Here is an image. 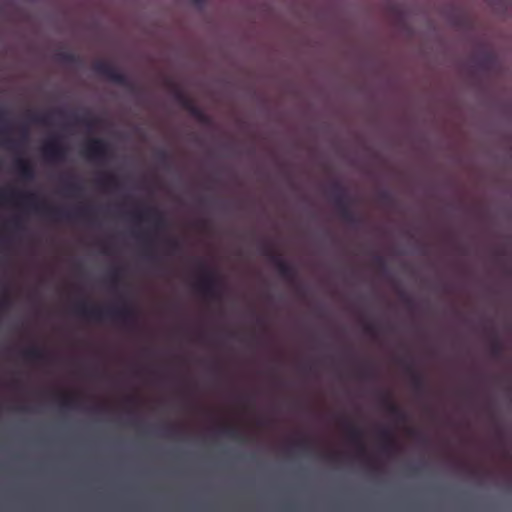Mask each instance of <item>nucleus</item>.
I'll return each instance as SVG.
<instances>
[{"label": "nucleus", "mask_w": 512, "mask_h": 512, "mask_svg": "<svg viewBox=\"0 0 512 512\" xmlns=\"http://www.w3.org/2000/svg\"><path fill=\"white\" fill-rule=\"evenodd\" d=\"M189 112V114L197 120L200 124H202L205 127H213L214 123L210 116H208L203 109H201L199 106L195 105L194 102L191 100L188 105L184 108Z\"/></svg>", "instance_id": "a211bd4d"}, {"label": "nucleus", "mask_w": 512, "mask_h": 512, "mask_svg": "<svg viewBox=\"0 0 512 512\" xmlns=\"http://www.w3.org/2000/svg\"><path fill=\"white\" fill-rule=\"evenodd\" d=\"M476 66L482 71H492L497 67L496 56L489 51L481 53L475 60Z\"/></svg>", "instance_id": "aec40b11"}, {"label": "nucleus", "mask_w": 512, "mask_h": 512, "mask_svg": "<svg viewBox=\"0 0 512 512\" xmlns=\"http://www.w3.org/2000/svg\"><path fill=\"white\" fill-rule=\"evenodd\" d=\"M405 370L410 376V383L413 391L417 395L424 394L427 388V383L424 375L416 371L412 363L405 364Z\"/></svg>", "instance_id": "dca6fc26"}, {"label": "nucleus", "mask_w": 512, "mask_h": 512, "mask_svg": "<svg viewBox=\"0 0 512 512\" xmlns=\"http://www.w3.org/2000/svg\"><path fill=\"white\" fill-rule=\"evenodd\" d=\"M107 288H113V289H116V288H122L121 286L117 285V284H113V285H110L108 286Z\"/></svg>", "instance_id": "49530a36"}, {"label": "nucleus", "mask_w": 512, "mask_h": 512, "mask_svg": "<svg viewBox=\"0 0 512 512\" xmlns=\"http://www.w3.org/2000/svg\"><path fill=\"white\" fill-rule=\"evenodd\" d=\"M156 161L160 167L168 168L170 166L171 157L165 149L156 152Z\"/></svg>", "instance_id": "c756f323"}, {"label": "nucleus", "mask_w": 512, "mask_h": 512, "mask_svg": "<svg viewBox=\"0 0 512 512\" xmlns=\"http://www.w3.org/2000/svg\"><path fill=\"white\" fill-rule=\"evenodd\" d=\"M8 116L7 109H0V144L16 153H22L28 143L30 125H51L55 117H59L65 118L69 125L83 126L92 131L100 123V119L88 109L82 110L81 113L61 107L47 111H28L24 120L17 125V136L11 137L12 128L6 122Z\"/></svg>", "instance_id": "f257e3e1"}, {"label": "nucleus", "mask_w": 512, "mask_h": 512, "mask_svg": "<svg viewBox=\"0 0 512 512\" xmlns=\"http://www.w3.org/2000/svg\"><path fill=\"white\" fill-rule=\"evenodd\" d=\"M75 312L83 319L102 322L106 319L113 320L125 327H134L139 318V313L133 306L123 303L110 307H102L95 304L81 302L76 305Z\"/></svg>", "instance_id": "20e7f679"}, {"label": "nucleus", "mask_w": 512, "mask_h": 512, "mask_svg": "<svg viewBox=\"0 0 512 512\" xmlns=\"http://www.w3.org/2000/svg\"><path fill=\"white\" fill-rule=\"evenodd\" d=\"M56 288H57V289H60V288H63V287H62V286H57Z\"/></svg>", "instance_id": "864d4df0"}, {"label": "nucleus", "mask_w": 512, "mask_h": 512, "mask_svg": "<svg viewBox=\"0 0 512 512\" xmlns=\"http://www.w3.org/2000/svg\"><path fill=\"white\" fill-rule=\"evenodd\" d=\"M8 226L16 233H23L26 230L25 219L21 213H17L7 220Z\"/></svg>", "instance_id": "a878e982"}, {"label": "nucleus", "mask_w": 512, "mask_h": 512, "mask_svg": "<svg viewBox=\"0 0 512 512\" xmlns=\"http://www.w3.org/2000/svg\"><path fill=\"white\" fill-rule=\"evenodd\" d=\"M381 405L385 410L399 422H406V413L392 401L391 396L388 393L381 395Z\"/></svg>", "instance_id": "f3484780"}, {"label": "nucleus", "mask_w": 512, "mask_h": 512, "mask_svg": "<svg viewBox=\"0 0 512 512\" xmlns=\"http://www.w3.org/2000/svg\"><path fill=\"white\" fill-rule=\"evenodd\" d=\"M378 198L387 207H390L394 204L393 193L387 188L379 190Z\"/></svg>", "instance_id": "7c9ffc66"}, {"label": "nucleus", "mask_w": 512, "mask_h": 512, "mask_svg": "<svg viewBox=\"0 0 512 512\" xmlns=\"http://www.w3.org/2000/svg\"><path fill=\"white\" fill-rule=\"evenodd\" d=\"M364 330L367 334L375 335L377 329L373 323H366L364 325Z\"/></svg>", "instance_id": "e433bc0d"}, {"label": "nucleus", "mask_w": 512, "mask_h": 512, "mask_svg": "<svg viewBox=\"0 0 512 512\" xmlns=\"http://www.w3.org/2000/svg\"><path fill=\"white\" fill-rule=\"evenodd\" d=\"M9 203L36 213L50 221L85 222L93 226V218L99 212V207L77 203L72 205L49 206L43 201L41 194L36 190L2 188L0 189V204Z\"/></svg>", "instance_id": "f03ea898"}, {"label": "nucleus", "mask_w": 512, "mask_h": 512, "mask_svg": "<svg viewBox=\"0 0 512 512\" xmlns=\"http://www.w3.org/2000/svg\"><path fill=\"white\" fill-rule=\"evenodd\" d=\"M97 187L103 190L121 191L123 190L122 182L117 174L111 171H104L95 178Z\"/></svg>", "instance_id": "4468645a"}, {"label": "nucleus", "mask_w": 512, "mask_h": 512, "mask_svg": "<svg viewBox=\"0 0 512 512\" xmlns=\"http://www.w3.org/2000/svg\"><path fill=\"white\" fill-rule=\"evenodd\" d=\"M101 252L103 254H109L110 253V251L108 249V246L106 244H101Z\"/></svg>", "instance_id": "a18cd8bd"}, {"label": "nucleus", "mask_w": 512, "mask_h": 512, "mask_svg": "<svg viewBox=\"0 0 512 512\" xmlns=\"http://www.w3.org/2000/svg\"><path fill=\"white\" fill-rule=\"evenodd\" d=\"M345 428L347 430L349 441L353 444L358 445L359 451L363 453L365 451V446L362 443L363 432L360 428L345 421Z\"/></svg>", "instance_id": "4be33fe9"}, {"label": "nucleus", "mask_w": 512, "mask_h": 512, "mask_svg": "<svg viewBox=\"0 0 512 512\" xmlns=\"http://www.w3.org/2000/svg\"><path fill=\"white\" fill-rule=\"evenodd\" d=\"M109 143L101 138L88 140L83 147V155L90 161L106 163L111 158Z\"/></svg>", "instance_id": "f8f14e48"}, {"label": "nucleus", "mask_w": 512, "mask_h": 512, "mask_svg": "<svg viewBox=\"0 0 512 512\" xmlns=\"http://www.w3.org/2000/svg\"><path fill=\"white\" fill-rule=\"evenodd\" d=\"M40 152L46 162L62 163L67 158L69 147L65 144L63 136L55 133L43 142Z\"/></svg>", "instance_id": "6e6552de"}, {"label": "nucleus", "mask_w": 512, "mask_h": 512, "mask_svg": "<svg viewBox=\"0 0 512 512\" xmlns=\"http://www.w3.org/2000/svg\"><path fill=\"white\" fill-rule=\"evenodd\" d=\"M327 194L341 219L350 216L352 198L348 189L339 181H332L329 184Z\"/></svg>", "instance_id": "9d476101"}, {"label": "nucleus", "mask_w": 512, "mask_h": 512, "mask_svg": "<svg viewBox=\"0 0 512 512\" xmlns=\"http://www.w3.org/2000/svg\"><path fill=\"white\" fill-rule=\"evenodd\" d=\"M59 184L61 190L70 196H80L85 190L82 178L72 172L62 173L59 178Z\"/></svg>", "instance_id": "ddd939ff"}, {"label": "nucleus", "mask_w": 512, "mask_h": 512, "mask_svg": "<svg viewBox=\"0 0 512 512\" xmlns=\"http://www.w3.org/2000/svg\"><path fill=\"white\" fill-rule=\"evenodd\" d=\"M342 220L355 230H359L364 226V220L354 211L350 212V216H345Z\"/></svg>", "instance_id": "cd10ccee"}, {"label": "nucleus", "mask_w": 512, "mask_h": 512, "mask_svg": "<svg viewBox=\"0 0 512 512\" xmlns=\"http://www.w3.org/2000/svg\"><path fill=\"white\" fill-rule=\"evenodd\" d=\"M492 260L498 266H504L507 260H511L510 251L506 247L496 248L492 252Z\"/></svg>", "instance_id": "393cba45"}, {"label": "nucleus", "mask_w": 512, "mask_h": 512, "mask_svg": "<svg viewBox=\"0 0 512 512\" xmlns=\"http://www.w3.org/2000/svg\"><path fill=\"white\" fill-rule=\"evenodd\" d=\"M22 356L31 362L45 363L50 360V355L46 350L38 346H31L22 351Z\"/></svg>", "instance_id": "6ab92c4d"}, {"label": "nucleus", "mask_w": 512, "mask_h": 512, "mask_svg": "<svg viewBox=\"0 0 512 512\" xmlns=\"http://www.w3.org/2000/svg\"><path fill=\"white\" fill-rule=\"evenodd\" d=\"M446 244L450 249L454 250L455 252L462 253V248L457 244L455 239L448 238L446 240Z\"/></svg>", "instance_id": "f704fd0d"}, {"label": "nucleus", "mask_w": 512, "mask_h": 512, "mask_svg": "<svg viewBox=\"0 0 512 512\" xmlns=\"http://www.w3.org/2000/svg\"><path fill=\"white\" fill-rule=\"evenodd\" d=\"M296 446L301 447V448H306L308 446V441L307 440L300 441V442L296 443Z\"/></svg>", "instance_id": "c03bdc74"}, {"label": "nucleus", "mask_w": 512, "mask_h": 512, "mask_svg": "<svg viewBox=\"0 0 512 512\" xmlns=\"http://www.w3.org/2000/svg\"><path fill=\"white\" fill-rule=\"evenodd\" d=\"M303 369L305 371H311L312 370V366H304Z\"/></svg>", "instance_id": "09e8293b"}, {"label": "nucleus", "mask_w": 512, "mask_h": 512, "mask_svg": "<svg viewBox=\"0 0 512 512\" xmlns=\"http://www.w3.org/2000/svg\"><path fill=\"white\" fill-rule=\"evenodd\" d=\"M14 172L25 181H32L36 178L34 166L23 157H16L13 163Z\"/></svg>", "instance_id": "2eb2a0df"}, {"label": "nucleus", "mask_w": 512, "mask_h": 512, "mask_svg": "<svg viewBox=\"0 0 512 512\" xmlns=\"http://www.w3.org/2000/svg\"><path fill=\"white\" fill-rule=\"evenodd\" d=\"M196 7L199 9H203L205 6L206 0H190Z\"/></svg>", "instance_id": "ea45409f"}, {"label": "nucleus", "mask_w": 512, "mask_h": 512, "mask_svg": "<svg viewBox=\"0 0 512 512\" xmlns=\"http://www.w3.org/2000/svg\"><path fill=\"white\" fill-rule=\"evenodd\" d=\"M203 292H214L215 290H208V289H205V290H202Z\"/></svg>", "instance_id": "3c124183"}, {"label": "nucleus", "mask_w": 512, "mask_h": 512, "mask_svg": "<svg viewBox=\"0 0 512 512\" xmlns=\"http://www.w3.org/2000/svg\"><path fill=\"white\" fill-rule=\"evenodd\" d=\"M92 71L96 75L103 77L112 83L121 85L131 90L135 89V82L133 79L107 60L95 61L92 65Z\"/></svg>", "instance_id": "0eeeda50"}, {"label": "nucleus", "mask_w": 512, "mask_h": 512, "mask_svg": "<svg viewBox=\"0 0 512 512\" xmlns=\"http://www.w3.org/2000/svg\"><path fill=\"white\" fill-rule=\"evenodd\" d=\"M373 263L382 270L387 268V261L383 255L376 254L373 256Z\"/></svg>", "instance_id": "72a5a7b5"}, {"label": "nucleus", "mask_w": 512, "mask_h": 512, "mask_svg": "<svg viewBox=\"0 0 512 512\" xmlns=\"http://www.w3.org/2000/svg\"><path fill=\"white\" fill-rule=\"evenodd\" d=\"M407 433H408L410 436H412V437H416V436H418V435H419V434H418V432H417L415 429H412V428L407 429Z\"/></svg>", "instance_id": "37998d69"}, {"label": "nucleus", "mask_w": 512, "mask_h": 512, "mask_svg": "<svg viewBox=\"0 0 512 512\" xmlns=\"http://www.w3.org/2000/svg\"><path fill=\"white\" fill-rule=\"evenodd\" d=\"M221 433L231 439L242 440V435L236 427L225 426L221 429Z\"/></svg>", "instance_id": "2f4dec72"}, {"label": "nucleus", "mask_w": 512, "mask_h": 512, "mask_svg": "<svg viewBox=\"0 0 512 512\" xmlns=\"http://www.w3.org/2000/svg\"><path fill=\"white\" fill-rule=\"evenodd\" d=\"M223 147H224L225 149H230V148H232V145H231V144H229V143H225V144L223 145Z\"/></svg>", "instance_id": "de8ad7c7"}, {"label": "nucleus", "mask_w": 512, "mask_h": 512, "mask_svg": "<svg viewBox=\"0 0 512 512\" xmlns=\"http://www.w3.org/2000/svg\"><path fill=\"white\" fill-rule=\"evenodd\" d=\"M54 60L63 66H80L82 64L80 57L69 51L56 52Z\"/></svg>", "instance_id": "412c9836"}, {"label": "nucleus", "mask_w": 512, "mask_h": 512, "mask_svg": "<svg viewBox=\"0 0 512 512\" xmlns=\"http://www.w3.org/2000/svg\"><path fill=\"white\" fill-rule=\"evenodd\" d=\"M490 355L494 359H500L503 355V344L498 337H494L491 342Z\"/></svg>", "instance_id": "c85d7f7f"}, {"label": "nucleus", "mask_w": 512, "mask_h": 512, "mask_svg": "<svg viewBox=\"0 0 512 512\" xmlns=\"http://www.w3.org/2000/svg\"><path fill=\"white\" fill-rule=\"evenodd\" d=\"M450 23L454 26H461L462 25V17L460 15H455L449 19Z\"/></svg>", "instance_id": "4c0bfd02"}, {"label": "nucleus", "mask_w": 512, "mask_h": 512, "mask_svg": "<svg viewBox=\"0 0 512 512\" xmlns=\"http://www.w3.org/2000/svg\"><path fill=\"white\" fill-rule=\"evenodd\" d=\"M379 436L382 440V450L388 455L395 453L397 445L391 431L388 429H382Z\"/></svg>", "instance_id": "5701e85b"}, {"label": "nucleus", "mask_w": 512, "mask_h": 512, "mask_svg": "<svg viewBox=\"0 0 512 512\" xmlns=\"http://www.w3.org/2000/svg\"><path fill=\"white\" fill-rule=\"evenodd\" d=\"M416 254L425 255L426 254V246L423 244L417 245L414 249Z\"/></svg>", "instance_id": "58836bf2"}, {"label": "nucleus", "mask_w": 512, "mask_h": 512, "mask_svg": "<svg viewBox=\"0 0 512 512\" xmlns=\"http://www.w3.org/2000/svg\"><path fill=\"white\" fill-rule=\"evenodd\" d=\"M189 275L194 282L191 288H225L216 285V271L212 261L208 258H192L189 264Z\"/></svg>", "instance_id": "423d86ee"}, {"label": "nucleus", "mask_w": 512, "mask_h": 512, "mask_svg": "<svg viewBox=\"0 0 512 512\" xmlns=\"http://www.w3.org/2000/svg\"><path fill=\"white\" fill-rule=\"evenodd\" d=\"M358 376L366 380L373 379L375 376L374 369L370 365H364L360 368Z\"/></svg>", "instance_id": "473e14b6"}, {"label": "nucleus", "mask_w": 512, "mask_h": 512, "mask_svg": "<svg viewBox=\"0 0 512 512\" xmlns=\"http://www.w3.org/2000/svg\"><path fill=\"white\" fill-rule=\"evenodd\" d=\"M274 250L275 243L270 238H261L257 242L258 254L268 259L277 274L287 280L293 279L296 275L294 264Z\"/></svg>", "instance_id": "39448f33"}, {"label": "nucleus", "mask_w": 512, "mask_h": 512, "mask_svg": "<svg viewBox=\"0 0 512 512\" xmlns=\"http://www.w3.org/2000/svg\"><path fill=\"white\" fill-rule=\"evenodd\" d=\"M0 288L8 289V288H12V287H11V286H8V285H4V286H1Z\"/></svg>", "instance_id": "8fccbe9b"}, {"label": "nucleus", "mask_w": 512, "mask_h": 512, "mask_svg": "<svg viewBox=\"0 0 512 512\" xmlns=\"http://www.w3.org/2000/svg\"><path fill=\"white\" fill-rule=\"evenodd\" d=\"M216 204L220 210H227L229 203L227 201H218Z\"/></svg>", "instance_id": "a19ab883"}, {"label": "nucleus", "mask_w": 512, "mask_h": 512, "mask_svg": "<svg viewBox=\"0 0 512 512\" xmlns=\"http://www.w3.org/2000/svg\"><path fill=\"white\" fill-rule=\"evenodd\" d=\"M327 194L341 219L350 216L352 198L348 189L339 181H332L329 184Z\"/></svg>", "instance_id": "1a4fd4ad"}, {"label": "nucleus", "mask_w": 512, "mask_h": 512, "mask_svg": "<svg viewBox=\"0 0 512 512\" xmlns=\"http://www.w3.org/2000/svg\"><path fill=\"white\" fill-rule=\"evenodd\" d=\"M126 216L132 221L148 224L145 229L133 231V236L145 247L147 260H158L159 257L153 252V247L160 232L165 227L163 212L157 206L139 203L127 212Z\"/></svg>", "instance_id": "7ed1b4c3"}, {"label": "nucleus", "mask_w": 512, "mask_h": 512, "mask_svg": "<svg viewBox=\"0 0 512 512\" xmlns=\"http://www.w3.org/2000/svg\"><path fill=\"white\" fill-rule=\"evenodd\" d=\"M327 194L341 219L350 216L352 198L348 189L339 181H332L329 184Z\"/></svg>", "instance_id": "9b49d317"}, {"label": "nucleus", "mask_w": 512, "mask_h": 512, "mask_svg": "<svg viewBox=\"0 0 512 512\" xmlns=\"http://www.w3.org/2000/svg\"><path fill=\"white\" fill-rule=\"evenodd\" d=\"M295 288H296V289H299L300 287H299V286H296Z\"/></svg>", "instance_id": "5fc2aeb1"}, {"label": "nucleus", "mask_w": 512, "mask_h": 512, "mask_svg": "<svg viewBox=\"0 0 512 512\" xmlns=\"http://www.w3.org/2000/svg\"><path fill=\"white\" fill-rule=\"evenodd\" d=\"M74 403V399L71 396H64L61 400V405L64 408H72Z\"/></svg>", "instance_id": "c9c22d12"}, {"label": "nucleus", "mask_w": 512, "mask_h": 512, "mask_svg": "<svg viewBox=\"0 0 512 512\" xmlns=\"http://www.w3.org/2000/svg\"><path fill=\"white\" fill-rule=\"evenodd\" d=\"M164 252L167 256H177L183 252V243L178 238H167L164 242Z\"/></svg>", "instance_id": "b1692460"}, {"label": "nucleus", "mask_w": 512, "mask_h": 512, "mask_svg": "<svg viewBox=\"0 0 512 512\" xmlns=\"http://www.w3.org/2000/svg\"><path fill=\"white\" fill-rule=\"evenodd\" d=\"M195 202L198 206H201V207H204L207 204V200L205 198H198V199H196Z\"/></svg>", "instance_id": "79ce46f5"}, {"label": "nucleus", "mask_w": 512, "mask_h": 512, "mask_svg": "<svg viewBox=\"0 0 512 512\" xmlns=\"http://www.w3.org/2000/svg\"><path fill=\"white\" fill-rule=\"evenodd\" d=\"M328 456H329V458H330V459H334V456H335V455H334V454H330V455H328Z\"/></svg>", "instance_id": "603ef678"}, {"label": "nucleus", "mask_w": 512, "mask_h": 512, "mask_svg": "<svg viewBox=\"0 0 512 512\" xmlns=\"http://www.w3.org/2000/svg\"><path fill=\"white\" fill-rule=\"evenodd\" d=\"M172 99L174 102H176L179 106H181L183 109L188 105V103L192 100L189 96L186 95V93L180 89L175 88L173 89L171 93Z\"/></svg>", "instance_id": "bb28decb"}]
</instances>
